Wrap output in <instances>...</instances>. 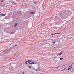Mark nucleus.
Here are the masks:
<instances>
[{
	"mask_svg": "<svg viewBox=\"0 0 74 74\" xmlns=\"http://www.w3.org/2000/svg\"><path fill=\"white\" fill-rule=\"evenodd\" d=\"M15 46H16L17 47V46H18V45H15Z\"/></svg>",
	"mask_w": 74,
	"mask_h": 74,
	"instance_id": "21",
	"label": "nucleus"
},
{
	"mask_svg": "<svg viewBox=\"0 0 74 74\" xmlns=\"http://www.w3.org/2000/svg\"><path fill=\"white\" fill-rule=\"evenodd\" d=\"M28 67L30 69V68H31V66H28Z\"/></svg>",
	"mask_w": 74,
	"mask_h": 74,
	"instance_id": "15",
	"label": "nucleus"
},
{
	"mask_svg": "<svg viewBox=\"0 0 74 74\" xmlns=\"http://www.w3.org/2000/svg\"><path fill=\"white\" fill-rule=\"evenodd\" d=\"M56 43H57V45H58V44H59V42H56Z\"/></svg>",
	"mask_w": 74,
	"mask_h": 74,
	"instance_id": "16",
	"label": "nucleus"
},
{
	"mask_svg": "<svg viewBox=\"0 0 74 74\" xmlns=\"http://www.w3.org/2000/svg\"><path fill=\"white\" fill-rule=\"evenodd\" d=\"M56 43V42L55 41V42H53V44H55V43Z\"/></svg>",
	"mask_w": 74,
	"mask_h": 74,
	"instance_id": "17",
	"label": "nucleus"
},
{
	"mask_svg": "<svg viewBox=\"0 0 74 74\" xmlns=\"http://www.w3.org/2000/svg\"><path fill=\"white\" fill-rule=\"evenodd\" d=\"M62 15V14H60V15Z\"/></svg>",
	"mask_w": 74,
	"mask_h": 74,
	"instance_id": "23",
	"label": "nucleus"
},
{
	"mask_svg": "<svg viewBox=\"0 0 74 74\" xmlns=\"http://www.w3.org/2000/svg\"><path fill=\"white\" fill-rule=\"evenodd\" d=\"M44 4H43L42 5V10L44 9Z\"/></svg>",
	"mask_w": 74,
	"mask_h": 74,
	"instance_id": "6",
	"label": "nucleus"
},
{
	"mask_svg": "<svg viewBox=\"0 0 74 74\" xmlns=\"http://www.w3.org/2000/svg\"><path fill=\"white\" fill-rule=\"evenodd\" d=\"M36 71H38V70H40V69L39 68H38L36 69Z\"/></svg>",
	"mask_w": 74,
	"mask_h": 74,
	"instance_id": "11",
	"label": "nucleus"
},
{
	"mask_svg": "<svg viewBox=\"0 0 74 74\" xmlns=\"http://www.w3.org/2000/svg\"><path fill=\"white\" fill-rule=\"evenodd\" d=\"M63 52H61V53H59V54H58V55H60Z\"/></svg>",
	"mask_w": 74,
	"mask_h": 74,
	"instance_id": "7",
	"label": "nucleus"
},
{
	"mask_svg": "<svg viewBox=\"0 0 74 74\" xmlns=\"http://www.w3.org/2000/svg\"><path fill=\"white\" fill-rule=\"evenodd\" d=\"M63 59V57H62L60 58V60H62Z\"/></svg>",
	"mask_w": 74,
	"mask_h": 74,
	"instance_id": "12",
	"label": "nucleus"
},
{
	"mask_svg": "<svg viewBox=\"0 0 74 74\" xmlns=\"http://www.w3.org/2000/svg\"><path fill=\"white\" fill-rule=\"evenodd\" d=\"M60 34V33H56L52 34L51 36H53L54 35H55V34Z\"/></svg>",
	"mask_w": 74,
	"mask_h": 74,
	"instance_id": "4",
	"label": "nucleus"
},
{
	"mask_svg": "<svg viewBox=\"0 0 74 74\" xmlns=\"http://www.w3.org/2000/svg\"><path fill=\"white\" fill-rule=\"evenodd\" d=\"M34 12H30V14H34Z\"/></svg>",
	"mask_w": 74,
	"mask_h": 74,
	"instance_id": "14",
	"label": "nucleus"
},
{
	"mask_svg": "<svg viewBox=\"0 0 74 74\" xmlns=\"http://www.w3.org/2000/svg\"><path fill=\"white\" fill-rule=\"evenodd\" d=\"M12 18H13V17H12Z\"/></svg>",
	"mask_w": 74,
	"mask_h": 74,
	"instance_id": "24",
	"label": "nucleus"
},
{
	"mask_svg": "<svg viewBox=\"0 0 74 74\" xmlns=\"http://www.w3.org/2000/svg\"><path fill=\"white\" fill-rule=\"evenodd\" d=\"M1 16H5V14H1Z\"/></svg>",
	"mask_w": 74,
	"mask_h": 74,
	"instance_id": "13",
	"label": "nucleus"
},
{
	"mask_svg": "<svg viewBox=\"0 0 74 74\" xmlns=\"http://www.w3.org/2000/svg\"><path fill=\"white\" fill-rule=\"evenodd\" d=\"M18 25V23H15L14 24V27H16V26H17V25Z\"/></svg>",
	"mask_w": 74,
	"mask_h": 74,
	"instance_id": "3",
	"label": "nucleus"
},
{
	"mask_svg": "<svg viewBox=\"0 0 74 74\" xmlns=\"http://www.w3.org/2000/svg\"><path fill=\"white\" fill-rule=\"evenodd\" d=\"M1 2H3V0L1 1Z\"/></svg>",
	"mask_w": 74,
	"mask_h": 74,
	"instance_id": "22",
	"label": "nucleus"
},
{
	"mask_svg": "<svg viewBox=\"0 0 74 74\" xmlns=\"http://www.w3.org/2000/svg\"><path fill=\"white\" fill-rule=\"evenodd\" d=\"M10 33V34H14V31H13L11 32Z\"/></svg>",
	"mask_w": 74,
	"mask_h": 74,
	"instance_id": "10",
	"label": "nucleus"
},
{
	"mask_svg": "<svg viewBox=\"0 0 74 74\" xmlns=\"http://www.w3.org/2000/svg\"><path fill=\"white\" fill-rule=\"evenodd\" d=\"M52 1H52L51 0L49 1L48 2V4H49L48 5H51V4H52Z\"/></svg>",
	"mask_w": 74,
	"mask_h": 74,
	"instance_id": "1",
	"label": "nucleus"
},
{
	"mask_svg": "<svg viewBox=\"0 0 74 74\" xmlns=\"http://www.w3.org/2000/svg\"><path fill=\"white\" fill-rule=\"evenodd\" d=\"M28 63H29V60L28 61H26L25 62V64H28Z\"/></svg>",
	"mask_w": 74,
	"mask_h": 74,
	"instance_id": "9",
	"label": "nucleus"
},
{
	"mask_svg": "<svg viewBox=\"0 0 74 74\" xmlns=\"http://www.w3.org/2000/svg\"><path fill=\"white\" fill-rule=\"evenodd\" d=\"M66 68H64L63 69V70H66Z\"/></svg>",
	"mask_w": 74,
	"mask_h": 74,
	"instance_id": "19",
	"label": "nucleus"
},
{
	"mask_svg": "<svg viewBox=\"0 0 74 74\" xmlns=\"http://www.w3.org/2000/svg\"><path fill=\"white\" fill-rule=\"evenodd\" d=\"M72 68V66H70L68 69V70H70Z\"/></svg>",
	"mask_w": 74,
	"mask_h": 74,
	"instance_id": "5",
	"label": "nucleus"
},
{
	"mask_svg": "<svg viewBox=\"0 0 74 74\" xmlns=\"http://www.w3.org/2000/svg\"><path fill=\"white\" fill-rule=\"evenodd\" d=\"M34 4H37V2L36 1H34Z\"/></svg>",
	"mask_w": 74,
	"mask_h": 74,
	"instance_id": "8",
	"label": "nucleus"
},
{
	"mask_svg": "<svg viewBox=\"0 0 74 74\" xmlns=\"http://www.w3.org/2000/svg\"><path fill=\"white\" fill-rule=\"evenodd\" d=\"M22 74H25V72H23V73H22Z\"/></svg>",
	"mask_w": 74,
	"mask_h": 74,
	"instance_id": "20",
	"label": "nucleus"
},
{
	"mask_svg": "<svg viewBox=\"0 0 74 74\" xmlns=\"http://www.w3.org/2000/svg\"><path fill=\"white\" fill-rule=\"evenodd\" d=\"M28 62H29V63H30V64H34V62H32L31 61H30L29 60H28Z\"/></svg>",
	"mask_w": 74,
	"mask_h": 74,
	"instance_id": "2",
	"label": "nucleus"
},
{
	"mask_svg": "<svg viewBox=\"0 0 74 74\" xmlns=\"http://www.w3.org/2000/svg\"><path fill=\"white\" fill-rule=\"evenodd\" d=\"M51 0V1H55V0Z\"/></svg>",
	"mask_w": 74,
	"mask_h": 74,
	"instance_id": "18",
	"label": "nucleus"
}]
</instances>
